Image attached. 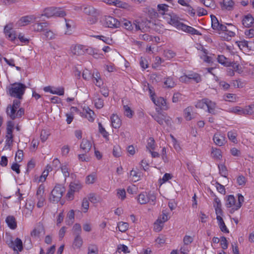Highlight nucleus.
I'll list each match as a JSON object with an SVG mask.
<instances>
[{
    "mask_svg": "<svg viewBox=\"0 0 254 254\" xmlns=\"http://www.w3.org/2000/svg\"><path fill=\"white\" fill-rule=\"evenodd\" d=\"M9 248L12 249L14 251L21 252L23 250V243L21 239L18 238L15 239L14 241H10L8 243Z\"/></svg>",
    "mask_w": 254,
    "mask_h": 254,
    "instance_id": "nucleus-11",
    "label": "nucleus"
},
{
    "mask_svg": "<svg viewBox=\"0 0 254 254\" xmlns=\"http://www.w3.org/2000/svg\"><path fill=\"white\" fill-rule=\"evenodd\" d=\"M93 82L97 86L101 87L103 84V81L100 77V74L98 72H94L92 73V78Z\"/></svg>",
    "mask_w": 254,
    "mask_h": 254,
    "instance_id": "nucleus-20",
    "label": "nucleus"
},
{
    "mask_svg": "<svg viewBox=\"0 0 254 254\" xmlns=\"http://www.w3.org/2000/svg\"><path fill=\"white\" fill-rule=\"evenodd\" d=\"M40 18V16L34 15L23 16L17 21L16 24L18 26H24L35 21L39 22L40 20H37V19Z\"/></svg>",
    "mask_w": 254,
    "mask_h": 254,
    "instance_id": "nucleus-7",
    "label": "nucleus"
},
{
    "mask_svg": "<svg viewBox=\"0 0 254 254\" xmlns=\"http://www.w3.org/2000/svg\"><path fill=\"white\" fill-rule=\"evenodd\" d=\"M214 207H215L216 213L217 214H221L222 213L221 203L220 200L218 198L214 199Z\"/></svg>",
    "mask_w": 254,
    "mask_h": 254,
    "instance_id": "nucleus-32",
    "label": "nucleus"
},
{
    "mask_svg": "<svg viewBox=\"0 0 254 254\" xmlns=\"http://www.w3.org/2000/svg\"><path fill=\"white\" fill-rule=\"evenodd\" d=\"M230 112L237 114L238 115H243V108L240 107H235L230 109Z\"/></svg>",
    "mask_w": 254,
    "mask_h": 254,
    "instance_id": "nucleus-58",
    "label": "nucleus"
},
{
    "mask_svg": "<svg viewBox=\"0 0 254 254\" xmlns=\"http://www.w3.org/2000/svg\"><path fill=\"white\" fill-rule=\"evenodd\" d=\"M124 110L125 115L129 118H131L132 116L133 112L130 108L127 105H124Z\"/></svg>",
    "mask_w": 254,
    "mask_h": 254,
    "instance_id": "nucleus-51",
    "label": "nucleus"
},
{
    "mask_svg": "<svg viewBox=\"0 0 254 254\" xmlns=\"http://www.w3.org/2000/svg\"><path fill=\"white\" fill-rule=\"evenodd\" d=\"M89 201L87 198L85 197L83 199L82 202V207L83 208V212L86 213L87 212L89 208Z\"/></svg>",
    "mask_w": 254,
    "mask_h": 254,
    "instance_id": "nucleus-54",
    "label": "nucleus"
},
{
    "mask_svg": "<svg viewBox=\"0 0 254 254\" xmlns=\"http://www.w3.org/2000/svg\"><path fill=\"white\" fill-rule=\"evenodd\" d=\"M47 22H37L33 25V29L35 31L41 32L44 31V28L48 26Z\"/></svg>",
    "mask_w": 254,
    "mask_h": 254,
    "instance_id": "nucleus-27",
    "label": "nucleus"
},
{
    "mask_svg": "<svg viewBox=\"0 0 254 254\" xmlns=\"http://www.w3.org/2000/svg\"><path fill=\"white\" fill-rule=\"evenodd\" d=\"M152 117L160 125H163L165 122L167 125H171V119L167 117L165 114L158 113L156 114L152 115Z\"/></svg>",
    "mask_w": 254,
    "mask_h": 254,
    "instance_id": "nucleus-8",
    "label": "nucleus"
},
{
    "mask_svg": "<svg viewBox=\"0 0 254 254\" xmlns=\"http://www.w3.org/2000/svg\"><path fill=\"white\" fill-rule=\"evenodd\" d=\"M164 56L167 59H171L176 56V53L171 50H166L164 51Z\"/></svg>",
    "mask_w": 254,
    "mask_h": 254,
    "instance_id": "nucleus-44",
    "label": "nucleus"
},
{
    "mask_svg": "<svg viewBox=\"0 0 254 254\" xmlns=\"http://www.w3.org/2000/svg\"><path fill=\"white\" fill-rule=\"evenodd\" d=\"M23 157V151L21 150H18L15 155V161L18 162H20L22 160Z\"/></svg>",
    "mask_w": 254,
    "mask_h": 254,
    "instance_id": "nucleus-62",
    "label": "nucleus"
},
{
    "mask_svg": "<svg viewBox=\"0 0 254 254\" xmlns=\"http://www.w3.org/2000/svg\"><path fill=\"white\" fill-rule=\"evenodd\" d=\"M208 99H203L200 101H198L195 107L198 108L205 109L207 108V104L208 102Z\"/></svg>",
    "mask_w": 254,
    "mask_h": 254,
    "instance_id": "nucleus-36",
    "label": "nucleus"
},
{
    "mask_svg": "<svg viewBox=\"0 0 254 254\" xmlns=\"http://www.w3.org/2000/svg\"><path fill=\"white\" fill-rule=\"evenodd\" d=\"M218 168L221 175L224 177H226L228 175L226 167L224 164H220L218 165Z\"/></svg>",
    "mask_w": 254,
    "mask_h": 254,
    "instance_id": "nucleus-47",
    "label": "nucleus"
},
{
    "mask_svg": "<svg viewBox=\"0 0 254 254\" xmlns=\"http://www.w3.org/2000/svg\"><path fill=\"white\" fill-rule=\"evenodd\" d=\"M211 26L214 30L218 31H227V28L225 25L220 24L217 18L214 15H211Z\"/></svg>",
    "mask_w": 254,
    "mask_h": 254,
    "instance_id": "nucleus-10",
    "label": "nucleus"
},
{
    "mask_svg": "<svg viewBox=\"0 0 254 254\" xmlns=\"http://www.w3.org/2000/svg\"><path fill=\"white\" fill-rule=\"evenodd\" d=\"M244 199L243 196L241 194H238V202H236L234 195H229L227 196L226 206L228 208H231L230 210L231 213H234L241 207Z\"/></svg>",
    "mask_w": 254,
    "mask_h": 254,
    "instance_id": "nucleus-2",
    "label": "nucleus"
},
{
    "mask_svg": "<svg viewBox=\"0 0 254 254\" xmlns=\"http://www.w3.org/2000/svg\"><path fill=\"white\" fill-rule=\"evenodd\" d=\"M65 21L66 27V30L65 32V34L70 35L71 34V27L73 22L70 20H67L66 19H65Z\"/></svg>",
    "mask_w": 254,
    "mask_h": 254,
    "instance_id": "nucleus-40",
    "label": "nucleus"
},
{
    "mask_svg": "<svg viewBox=\"0 0 254 254\" xmlns=\"http://www.w3.org/2000/svg\"><path fill=\"white\" fill-rule=\"evenodd\" d=\"M74 220V211L73 210H70L67 214L65 223L68 225H72Z\"/></svg>",
    "mask_w": 254,
    "mask_h": 254,
    "instance_id": "nucleus-29",
    "label": "nucleus"
},
{
    "mask_svg": "<svg viewBox=\"0 0 254 254\" xmlns=\"http://www.w3.org/2000/svg\"><path fill=\"white\" fill-rule=\"evenodd\" d=\"M178 3L186 7L185 10L187 11L191 16L195 15L194 9L189 4V2L186 0H178Z\"/></svg>",
    "mask_w": 254,
    "mask_h": 254,
    "instance_id": "nucleus-17",
    "label": "nucleus"
},
{
    "mask_svg": "<svg viewBox=\"0 0 254 254\" xmlns=\"http://www.w3.org/2000/svg\"><path fill=\"white\" fill-rule=\"evenodd\" d=\"M130 174L131 176L133 177L134 182L139 181L141 179V176H142L140 172H137L133 170H132L130 171Z\"/></svg>",
    "mask_w": 254,
    "mask_h": 254,
    "instance_id": "nucleus-41",
    "label": "nucleus"
},
{
    "mask_svg": "<svg viewBox=\"0 0 254 254\" xmlns=\"http://www.w3.org/2000/svg\"><path fill=\"white\" fill-rule=\"evenodd\" d=\"M216 108V104L215 102L208 99L207 104V112L211 114H216L215 109Z\"/></svg>",
    "mask_w": 254,
    "mask_h": 254,
    "instance_id": "nucleus-24",
    "label": "nucleus"
},
{
    "mask_svg": "<svg viewBox=\"0 0 254 254\" xmlns=\"http://www.w3.org/2000/svg\"><path fill=\"white\" fill-rule=\"evenodd\" d=\"M155 141L153 138L150 137L147 142L146 148L150 150H154L155 149Z\"/></svg>",
    "mask_w": 254,
    "mask_h": 254,
    "instance_id": "nucleus-50",
    "label": "nucleus"
},
{
    "mask_svg": "<svg viewBox=\"0 0 254 254\" xmlns=\"http://www.w3.org/2000/svg\"><path fill=\"white\" fill-rule=\"evenodd\" d=\"M65 191L64 188L61 185H56L52 190L49 199L51 202H58L62 198Z\"/></svg>",
    "mask_w": 254,
    "mask_h": 254,
    "instance_id": "nucleus-4",
    "label": "nucleus"
},
{
    "mask_svg": "<svg viewBox=\"0 0 254 254\" xmlns=\"http://www.w3.org/2000/svg\"><path fill=\"white\" fill-rule=\"evenodd\" d=\"M88 254H98V249L97 246L95 245H90L88 247Z\"/></svg>",
    "mask_w": 254,
    "mask_h": 254,
    "instance_id": "nucleus-53",
    "label": "nucleus"
},
{
    "mask_svg": "<svg viewBox=\"0 0 254 254\" xmlns=\"http://www.w3.org/2000/svg\"><path fill=\"white\" fill-rule=\"evenodd\" d=\"M74 239L73 242L74 248L79 249L83 244V240L80 235L74 236Z\"/></svg>",
    "mask_w": 254,
    "mask_h": 254,
    "instance_id": "nucleus-30",
    "label": "nucleus"
},
{
    "mask_svg": "<svg viewBox=\"0 0 254 254\" xmlns=\"http://www.w3.org/2000/svg\"><path fill=\"white\" fill-rule=\"evenodd\" d=\"M163 225V223L161 222H158V220H157L154 224V229L156 231L159 232L162 230Z\"/></svg>",
    "mask_w": 254,
    "mask_h": 254,
    "instance_id": "nucleus-60",
    "label": "nucleus"
},
{
    "mask_svg": "<svg viewBox=\"0 0 254 254\" xmlns=\"http://www.w3.org/2000/svg\"><path fill=\"white\" fill-rule=\"evenodd\" d=\"M233 85L236 88H242L245 85V83L244 81H242L240 79H237L236 80H234L232 83Z\"/></svg>",
    "mask_w": 254,
    "mask_h": 254,
    "instance_id": "nucleus-57",
    "label": "nucleus"
},
{
    "mask_svg": "<svg viewBox=\"0 0 254 254\" xmlns=\"http://www.w3.org/2000/svg\"><path fill=\"white\" fill-rule=\"evenodd\" d=\"M162 213V215L158 217L157 220H158V222H161L164 223L168 220V213L166 210H163Z\"/></svg>",
    "mask_w": 254,
    "mask_h": 254,
    "instance_id": "nucleus-39",
    "label": "nucleus"
},
{
    "mask_svg": "<svg viewBox=\"0 0 254 254\" xmlns=\"http://www.w3.org/2000/svg\"><path fill=\"white\" fill-rule=\"evenodd\" d=\"M94 102L95 107L97 109H101L104 106V100L102 98L99 97L98 95H94Z\"/></svg>",
    "mask_w": 254,
    "mask_h": 254,
    "instance_id": "nucleus-28",
    "label": "nucleus"
},
{
    "mask_svg": "<svg viewBox=\"0 0 254 254\" xmlns=\"http://www.w3.org/2000/svg\"><path fill=\"white\" fill-rule=\"evenodd\" d=\"M100 14H95L90 16L88 19V23L90 24H93L96 23L98 21V17Z\"/></svg>",
    "mask_w": 254,
    "mask_h": 254,
    "instance_id": "nucleus-56",
    "label": "nucleus"
},
{
    "mask_svg": "<svg viewBox=\"0 0 254 254\" xmlns=\"http://www.w3.org/2000/svg\"><path fill=\"white\" fill-rule=\"evenodd\" d=\"M13 126L10 123H8L7 127H6V139H13V134H12V130H13Z\"/></svg>",
    "mask_w": 254,
    "mask_h": 254,
    "instance_id": "nucleus-35",
    "label": "nucleus"
},
{
    "mask_svg": "<svg viewBox=\"0 0 254 254\" xmlns=\"http://www.w3.org/2000/svg\"><path fill=\"white\" fill-rule=\"evenodd\" d=\"M6 222L8 227L11 229H15L17 227V223L15 218L12 216H9L6 219Z\"/></svg>",
    "mask_w": 254,
    "mask_h": 254,
    "instance_id": "nucleus-25",
    "label": "nucleus"
},
{
    "mask_svg": "<svg viewBox=\"0 0 254 254\" xmlns=\"http://www.w3.org/2000/svg\"><path fill=\"white\" fill-rule=\"evenodd\" d=\"M156 200V196L153 194L146 192H142L139 194L138 201L141 204H146L150 202L151 204L154 205Z\"/></svg>",
    "mask_w": 254,
    "mask_h": 254,
    "instance_id": "nucleus-6",
    "label": "nucleus"
},
{
    "mask_svg": "<svg viewBox=\"0 0 254 254\" xmlns=\"http://www.w3.org/2000/svg\"><path fill=\"white\" fill-rule=\"evenodd\" d=\"M170 23L176 27L177 29H181L185 32L192 35H200V33L197 30L179 21V18L177 15L171 16Z\"/></svg>",
    "mask_w": 254,
    "mask_h": 254,
    "instance_id": "nucleus-1",
    "label": "nucleus"
},
{
    "mask_svg": "<svg viewBox=\"0 0 254 254\" xmlns=\"http://www.w3.org/2000/svg\"><path fill=\"white\" fill-rule=\"evenodd\" d=\"M219 4L223 10L231 11L235 6V2L233 0H222Z\"/></svg>",
    "mask_w": 254,
    "mask_h": 254,
    "instance_id": "nucleus-12",
    "label": "nucleus"
},
{
    "mask_svg": "<svg viewBox=\"0 0 254 254\" xmlns=\"http://www.w3.org/2000/svg\"><path fill=\"white\" fill-rule=\"evenodd\" d=\"M112 126L115 128H118L121 125V121L119 117L113 114L111 117Z\"/></svg>",
    "mask_w": 254,
    "mask_h": 254,
    "instance_id": "nucleus-21",
    "label": "nucleus"
},
{
    "mask_svg": "<svg viewBox=\"0 0 254 254\" xmlns=\"http://www.w3.org/2000/svg\"><path fill=\"white\" fill-rule=\"evenodd\" d=\"M26 86L21 83H14L8 88V93L10 96L20 99L22 98Z\"/></svg>",
    "mask_w": 254,
    "mask_h": 254,
    "instance_id": "nucleus-3",
    "label": "nucleus"
},
{
    "mask_svg": "<svg viewBox=\"0 0 254 254\" xmlns=\"http://www.w3.org/2000/svg\"><path fill=\"white\" fill-rule=\"evenodd\" d=\"M254 22V19L252 15L248 14L244 17L242 20V23L246 27H250L252 26Z\"/></svg>",
    "mask_w": 254,
    "mask_h": 254,
    "instance_id": "nucleus-22",
    "label": "nucleus"
},
{
    "mask_svg": "<svg viewBox=\"0 0 254 254\" xmlns=\"http://www.w3.org/2000/svg\"><path fill=\"white\" fill-rule=\"evenodd\" d=\"M61 169L65 178L68 177L69 176L70 174L69 172V169L66 165H62L61 166Z\"/></svg>",
    "mask_w": 254,
    "mask_h": 254,
    "instance_id": "nucleus-61",
    "label": "nucleus"
},
{
    "mask_svg": "<svg viewBox=\"0 0 254 254\" xmlns=\"http://www.w3.org/2000/svg\"><path fill=\"white\" fill-rule=\"evenodd\" d=\"M211 153L212 157L215 159H220L222 158L221 152L219 149H213Z\"/></svg>",
    "mask_w": 254,
    "mask_h": 254,
    "instance_id": "nucleus-46",
    "label": "nucleus"
},
{
    "mask_svg": "<svg viewBox=\"0 0 254 254\" xmlns=\"http://www.w3.org/2000/svg\"><path fill=\"white\" fill-rule=\"evenodd\" d=\"M82 77L85 80H89L90 78H92V73L87 70H84L82 73Z\"/></svg>",
    "mask_w": 254,
    "mask_h": 254,
    "instance_id": "nucleus-63",
    "label": "nucleus"
},
{
    "mask_svg": "<svg viewBox=\"0 0 254 254\" xmlns=\"http://www.w3.org/2000/svg\"><path fill=\"white\" fill-rule=\"evenodd\" d=\"M227 136H228V137L229 138V139L230 140H231L234 143L237 142V140L236 139V136H237L236 132L233 131H229L227 133Z\"/></svg>",
    "mask_w": 254,
    "mask_h": 254,
    "instance_id": "nucleus-55",
    "label": "nucleus"
},
{
    "mask_svg": "<svg viewBox=\"0 0 254 254\" xmlns=\"http://www.w3.org/2000/svg\"><path fill=\"white\" fill-rule=\"evenodd\" d=\"M217 60L219 63L225 66H231L232 63L229 60L226 58L223 55H219L217 58Z\"/></svg>",
    "mask_w": 254,
    "mask_h": 254,
    "instance_id": "nucleus-26",
    "label": "nucleus"
},
{
    "mask_svg": "<svg viewBox=\"0 0 254 254\" xmlns=\"http://www.w3.org/2000/svg\"><path fill=\"white\" fill-rule=\"evenodd\" d=\"M12 25L11 24H7L4 29V32L6 36L11 41H13L16 38L15 34L12 31Z\"/></svg>",
    "mask_w": 254,
    "mask_h": 254,
    "instance_id": "nucleus-14",
    "label": "nucleus"
},
{
    "mask_svg": "<svg viewBox=\"0 0 254 254\" xmlns=\"http://www.w3.org/2000/svg\"><path fill=\"white\" fill-rule=\"evenodd\" d=\"M152 101L157 106L163 107L166 104L165 100L162 97H158L156 100L154 97H152Z\"/></svg>",
    "mask_w": 254,
    "mask_h": 254,
    "instance_id": "nucleus-34",
    "label": "nucleus"
},
{
    "mask_svg": "<svg viewBox=\"0 0 254 254\" xmlns=\"http://www.w3.org/2000/svg\"><path fill=\"white\" fill-rule=\"evenodd\" d=\"M192 107H188L184 110V117L187 121H190L192 119L191 113Z\"/></svg>",
    "mask_w": 254,
    "mask_h": 254,
    "instance_id": "nucleus-38",
    "label": "nucleus"
},
{
    "mask_svg": "<svg viewBox=\"0 0 254 254\" xmlns=\"http://www.w3.org/2000/svg\"><path fill=\"white\" fill-rule=\"evenodd\" d=\"M124 26L126 29L129 30H133L135 28V30H141L139 22L136 20L131 23L130 21H127L124 23Z\"/></svg>",
    "mask_w": 254,
    "mask_h": 254,
    "instance_id": "nucleus-16",
    "label": "nucleus"
},
{
    "mask_svg": "<svg viewBox=\"0 0 254 254\" xmlns=\"http://www.w3.org/2000/svg\"><path fill=\"white\" fill-rule=\"evenodd\" d=\"M118 227L119 231L122 232H124L128 229V224L126 222H120L118 224Z\"/></svg>",
    "mask_w": 254,
    "mask_h": 254,
    "instance_id": "nucleus-42",
    "label": "nucleus"
},
{
    "mask_svg": "<svg viewBox=\"0 0 254 254\" xmlns=\"http://www.w3.org/2000/svg\"><path fill=\"white\" fill-rule=\"evenodd\" d=\"M99 132L103 136L107 138L109 135L108 132L105 130V128L103 127L101 123L98 124Z\"/></svg>",
    "mask_w": 254,
    "mask_h": 254,
    "instance_id": "nucleus-59",
    "label": "nucleus"
},
{
    "mask_svg": "<svg viewBox=\"0 0 254 254\" xmlns=\"http://www.w3.org/2000/svg\"><path fill=\"white\" fill-rule=\"evenodd\" d=\"M188 77H189V81L190 80H193L196 83H198L201 81L200 76L196 73H191L188 74Z\"/></svg>",
    "mask_w": 254,
    "mask_h": 254,
    "instance_id": "nucleus-37",
    "label": "nucleus"
},
{
    "mask_svg": "<svg viewBox=\"0 0 254 254\" xmlns=\"http://www.w3.org/2000/svg\"><path fill=\"white\" fill-rule=\"evenodd\" d=\"M65 14V11L62 8L51 7L45 8L44 10V13L41 16L44 15L47 17L52 16L64 17Z\"/></svg>",
    "mask_w": 254,
    "mask_h": 254,
    "instance_id": "nucleus-5",
    "label": "nucleus"
},
{
    "mask_svg": "<svg viewBox=\"0 0 254 254\" xmlns=\"http://www.w3.org/2000/svg\"><path fill=\"white\" fill-rule=\"evenodd\" d=\"M72 230L74 236L80 235L81 233V227L78 223H76L74 225Z\"/></svg>",
    "mask_w": 254,
    "mask_h": 254,
    "instance_id": "nucleus-45",
    "label": "nucleus"
},
{
    "mask_svg": "<svg viewBox=\"0 0 254 254\" xmlns=\"http://www.w3.org/2000/svg\"><path fill=\"white\" fill-rule=\"evenodd\" d=\"M85 47L82 45H75L71 48V52L74 55L81 56L85 53Z\"/></svg>",
    "mask_w": 254,
    "mask_h": 254,
    "instance_id": "nucleus-15",
    "label": "nucleus"
},
{
    "mask_svg": "<svg viewBox=\"0 0 254 254\" xmlns=\"http://www.w3.org/2000/svg\"><path fill=\"white\" fill-rule=\"evenodd\" d=\"M164 84L168 88H173L176 85L175 82L173 80V78L171 77L167 78L164 82Z\"/></svg>",
    "mask_w": 254,
    "mask_h": 254,
    "instance_id": "nucleus-49",
    "label": "nucleus"
},
{
    "mask_svg": "<svg viewBox=\"0 0 254 254\" xmlns=\"http://www.w3.org/2000/svg\"><path fill=\"white\" fill-rule=\"evenodd\" d=\"M103 25L106 27L114 28L119 27L120 23L116 18L109 16L104 18Z\"/></svg>",
    "mask_w": 254,
    "mask_h": 254,
    "instance_id": "nucleus-9",
    "label": "nucleus"
},
{
    "mask_svg": "<svg viewBox=\"0 0 254 254\" xmlns=\"http://www.w3.org/2000/svg\"><path fill=\"white\" fill-rule=\"evenodd\" d=\"M82 187V185L79 182H71L69 185V189L74 192L79 191Z\"/></svg>",
    "mask_w": 254,
    "mask_h": 254,
    "instance_id": "nucleus-31",
    "label": "nucleus"
},
{
    "mask_svg": "<svg viewBox=\"0 0 254 254\" xmlns=\"http://www.w3.org/2000/svg\"><path fill=\"white\" fill-rule=\"evenodd\" d=\"M254 106H249L243 109V115H252L254 112Z\"/></svg>",
    "mask_w": 254,
    "mask_h": 254,
    "instance_id": "nucleus-52",
    "label": "nucleus"
},
{
    "mask_svg": "<svg viewBox=\"0 0 254 254\" xmlns=\"http://www.w3.org/2000/svg\"><path fill=\"white\" fill-rule=\"evenodd\" d=\"M213 140L215 143L218 146H222L225 142V137L220 133H216L213 136Z\"/></svg>",
    "mask_w": 254,
    "mask_h": 254,
    "instance_id": "nucleus-19",
    "label": "nucleus"
},
{
    "mask_svg": "<svg viewBox=\"0 0 254 254\" xmlns=\"http://www.w3.org/2000/svg\"><path fill=\"white\" fill-rule=\"evenodd\" d=\"M83 11L86 14L91 16L95 14H100L99 10L91 5H86L84 7Z\"/></svg>",
    "mask_w": 254,
    "mask_h": 254,
    "instance_id": "nucleus-18",
    "label": "nucleus"
},
{
    "mask_svg": "<svg viewBox=\"0 0 254 254\" xmlns=\"http://www.w3.org/2000/svg\"><path fill=\"white\" fill-rule=\"evenodd\" d=\"M44 227L42 223H38L33 231L31 233V235L33 237H39L40 234H44Z\"/></svg>",
    "mask_w": 254,
    "mask_h": 254,
    "instance_id": "nucleus-13",
    "label": "nucleus"
},
{
    "mask_svg": "<svg viewBox=\"0 0 254 254\" xmlns=\"http://www.w3.org/2000/svg\"><path fill=\"white\" fill-rule=\"evenodd\" d=\"M44 191L45 187L43 185H40L37 190L36 197H45Z\"/></svg>",
    "mask_w": 254,
    "mask_h": 254,
    "instance_id": "nucleus-48",
    "label": "nucleus"
},
{
    "mask_svg": "<svg viewBox=\"0 0 254 254\" xmlns=\"http://www.w3.org/2000/svg\"><path fill=\"white\" fill-rule=\"evenodd\" d=\"M91 143L87 139H83L80 144V148L85 152H88L91 149Z\"/></svg>",
    "mask_w": 254,
    "mask_h": 254,
    "instance_id": "nucleus-23",
    "label": "nucleus"
},
{
    "mask_svg": "<svg viewBox=\"0 0 254 254\" xmlns=\"http://www.w3.org/2000/svg\"><path fill=\"white\" fill-rule=\"evenodd\" d=\"M17 110L11 107V105H8L7 107L6 113L7 114L12 120L15 119V116L16 114Z\"/></svg>",
    "mask_w": 254,
    "mask_h": 254,
    "instance_id": "nucleus-33",
    "label": "nucleus"
},
{
    "mask_svg": "<svg viewBox=\"0 0 254 254\" xmlns=\"http://www.w3.org/2000/svg\"><path fill=\"white\" fill-rule=\"evenodd\" d=\"M114 5L118 7H121L124 8H126L127 7V4L126 2L118 0H115Z\"/></svg>",
    "mask_w": 254,
    "mask_h": 254,
    "instance_id": "nucleus-64",
    "label": "nucleus"
},
{
    "mask_svg": "<svg viewBox=\"0 0 254 254\" xmlns=\"http://www.w3.org/2000/svg\"><path fill=\"white\" fill-rule=\"evenodd\" d=\"M96 178V174H90L86 177L85 182L87 184H92L95 182Z\"/></svg>",
    "mask_w": 254,
    "mask_h": 254,
    "instance_id": "nucleus-43",
    "label": "nucleus"
}]
</instances>
